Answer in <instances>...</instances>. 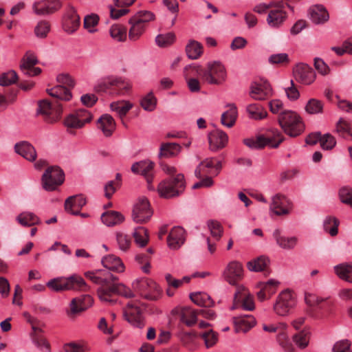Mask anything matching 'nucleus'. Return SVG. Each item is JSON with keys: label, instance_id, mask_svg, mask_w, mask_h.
Masks as SVG:
<instances>
[{"label": "nucleus", "instance_id": "obj_1", "mask_svg": "<svg viewBox=\"0 0 352 352\" xmlns=\"http://www.w3.org/2000/svg\"><path fill=\"white\" fill-rule=\"evenodd\" d=\"M85 276L94 283L99 285L97 290L100 300L113 305L116 302L115 295L125 298H132L134 294L131 289L124 285L117 283L118 278L107 270H94L87 272Z\"/></svg>", "mask_w": 352, "mask_h": 352}, {"label": "nucleus", "instance_id": "obj_2", "mask_svg": "<svg viewBox=\"0 0 352 352\" xmlns=\"http://www.w3.org/2000/svg\"><path fill=\"white\" fill-rule=\"evenodd\" d=\"M46 286L52 292H62L68 290L87 291V285L79 275L74 274L68 277L60 276L50 279Z\"/></svg>", "mask_w": 352, "mask_h": 352}, {"label": "nucleus", "instance_id": "obj_3", "mask_svg": "<svg viewBox=\"0 0 352 352\" xmlns=\"http://www.w3.org/2000/svg\"><path fill=\"white\" fill-rule=\"evenodd\" d=\"M116 88V91L112 92L116 96H125L130 93L131 85L122 77L117 76H108L99 79L94 89L96 91L106 92Z\"/></svg>", "mask_w": 352, "mask_h": 352}, {"label": "nucleus", "instance_id": "obj_4", "mask_svg": "<svg viewBox=\"0 0 352 352\" xmlns=\"http://www.w3.org/2000/svg\"><path fill=\"white\" fill-rule=\"evenodd\" d=\"M278 122L284 132L290 137L300 135L305 125L300 116L295 111L286 110L278 115Z\"/></svg>", "mask_w": 352, "mask_h": 352}, {"label": "nucleus", "instance_id": "obj_5", "mask_svg": "<svg viewBox=\"0 0 352 352\" xmlns=\"http://www.w3.org/2000/svg\"><path fill=\"white\" fill-rule=\"evenodd\" d=\"M199 75L204 82L212 85H221L228 78L226 68L219 61L208 63L206 67L199 73Z\"/></svg>", "mask_w": 352, "mask_h": 352}, {"label": "nucleus", "instance_id": "obj_6", "mask_svg": "<svg viewBox=\"0 0 352 352\" xmlns=\"http://www.w3.org/2000/svg\"><path fill=\"white\" fill-rule=\"evenodd\" d=\"M284 140L283 135L277 129L269 130L265 135L256 138L244 139V144L250 148L259 149L265 146L277 148Z\"/></svg>", "mask_w": 352, "mask_h": 352}, {"label": "nucleus", "instance_id": "obj_7", "mask_svg": "<svg viewBox=\"0 0 352 352\" xmlns=\"http://www.w3.org/2000/svg\"><path fill=\"white\" fill-rule=\"evenodd\" d=\"M185 189V180L182 174H177L162 181L157 186V192L161 197L170 199L181 195Z\"/></svg>", "mask_w": 352, "mask_h": 352}, {"label": "nucleus", "instance_id": "obj_8", "mask_svg": "<svg viewBox=\"0 0 352 352\" xmlns=\"http://www.w3.org/2000/svg\"><path fill=\"white\" fill-rule=\"evenodd\" d=\"M58 85L47 89V92L52 97L59 100L68 101L72 96L69 90L74 86L73 79L68 74H59L56 78Z\"/></svg>", "mask_w": 352, "mask_h": 352}, {"label": "nucleus", "instance_id": "obj_9", "mask_svg": "<svg viewBox=\"0 0 352 352\" xmlns=\"http://www.w3.org/2000/svg\"><path fill=\"white\" fill-rule=\"evenodd\" d=\"M65 180L63 170L57 166L47 168L42 175L43 188L47 191L55 190Z\"/></svg>", "mask_w": 352, "mask_h": 352}, {"label": "nucleus", "instance_id": "obj_10", "mask_svg": "<svg viewBox=\"0 0 352 352\" xmlns=\"http://www.w3.org/2000/svg\"><path fill=\"white\" fill-rule=\"evenodd\" d=\"M63 112V107L58 102L51 103L47 100H41L38 104L37 113L44 116L48 123L57 122Z\"/></svg>", "mask_w": 352, "mask_h": 352}, {"label": "nucleus", "instance_id": "obj_11", "mask_svg": "<svg viewBox=\"0 0 352 352\" xmlns=\"http://www.w3.org/2000/svg\"><path fill=\"white\" fill-rule=\"evenodd\" d=\"M296 304L295 295L289 289L280 292L274 305V311L279 316H287Z\"/></svg>", "mask_w": 352, "mask_h": 352}, {"label": "nucleus", "instance_id": "obj_12", "mask_svg": "<svg viewBox=\"0 0 352 352\" xmlns=\"http://www.w3.org/2000/svg\"><path fill=\"white\" fill-rule=\"evenodd\" d=\"M152 215L153 210L148 199L145 197L139 198L133 208V221L137 223H145L150 220Z\"/></svg>", "mask_w": 352, "mask_h": 352}, {"label": "nucleus", "instance_id": "obj_13", "mask_svg": "<svg viewBox=\"0 0 352 352\" xmlns=\"http://www.w3.org/2000/svg\"><path fill=\"white\" fill-rule=\"evenodd\" d=\"M38 60L35 54L31 51L27 52L21 60L20 69L28 76L33 77L41 73V69L36 67Z\"/></svg>", "mask_w": 352, "mask_h": 352}, {"label": "nucleus", "instance_id": "obj_14", "mask_svg": "<svg viewBox=\"0 0 352 352\" xmlns=\"http://www.w3.org/2000/svg\"><path fill=\"white\" fill-rule=\"evenodd\" d=\"M125 319L135 327L142 328L144 326L142 309L136 302H130L124 311Z\"/></svg>", "mask_w": 352, "mask_h": 352}, {"label": "nucleus", "instance_id": "obj_15", "mask_svg": "<svg viewBox=\"0 0 352 352\" xmlns=\"http://www.w3.org/2000/svg\"><path fill=\"white\" fill-rule=\"evenodd\" d=\"M221 168V164L214 158H207L202 161L195 170V176L201 178L206 175H217Z\"/></svg>", "mask_w": 352, "mask_h": 352}, {"label": "nucleus", "instance_id": "obj_16", "mask_svg": "<svg viewBox=\"0 0 352 352\" xmlns=\"http://www.w3.org/2000/svg\"><path fill=\"white\" fill-rule=\"evenodd\" d=\"M243 269L242 264L237 261H232L223 272L224 279L230 285H236L243 277Z\"/></svg>", "mask_w": 352, "mask_h": 352}, {"label": "nucleus", "instance_id": "obj_17", "mask_svg": "<svg viewBox=\"0 0 352 352\" xmlns=\"http://www.w3.org/2000/svg\"><path fill=\"white\" fill-rule=\"evenodd\" d=\"M154 164L149 160H144L134 163L131 166V171L135 174L143 175L148 183V188L154 190L151 185L153 176Z\"/></svg>", "mask_w": 352, "mask_h": 352}, {"label": "nucleus", "instance_id": "obj_18", "mask_svg": "<svg viewBox=\"0 0 352 352\" xmlns=\"http://www.w3.org/2000/svg\"><path fill=\"white\" fill-rule=\"evenodd\" d=\"M234 301L236 306L244 310L253 311L255 308L253 296L243 287H239L234 293Z\"/></svg>", "mask_w": 352, "mask_h": 352}, {"label": "nucleus", "instance_id": "obj_19", "mask_svg": "<svg viewBox=\"0 0 352 352\" xmlns=\"http://www.w3.org/2000/svg\"><path fill=\"white\" fill-rule=\"evenodd\" d=\"M296 80L305 85L311 84L316 78L314 71L307 64L298 63L293 69Z\"/></svg>", "mask_w": 352, "mask_h": 352}, {"label": "nucleus", "instance_id": "obj_20", "mask_svg": "<svg viewBox=\"0 0 352 352\" xmlns=\"http://www.w3.org/2000/svg\"><path fill=\"white\" fill-rule=\"evenodd\" d=\"M291 201L284 195L277 194L272 199L270 210L276 215L288 214L291 209Z\"/></svg>", "mask_w": 352, "mask_h": 352}, {"label": "nucleus", "instance_id": "obj_21", "mask_svg": "<svg viewBox=\"0 0 352 352\" xmlns=\"http://www.w3.org/2000/svg\"><path fill=\"white\" fill-rule=\"evenodd\" d=\"M62 7L59 0H42L33 4L34 12L38 15L52 14Z\"/></svg>", "mask_w": 352, "mask_h": 352}, {"label": "nucleus", "instance_id": "obj_22", "mask_svg": "<svg viewBox=\"0 0 352 352\" xmlns=\"http://www.w3.org/2000/svg\"><path fill=\"white\" fill-rule=\"evenodd\" d=\"M133 289L138 292L141 295H144L146 298L153 299L151 294H146V292H160L159 286L153 280L148 278L136 279L133 283Z\"/></svg>", "mask_w": 352, "mask_h": 352}, {"label": "nucleus", "instance_id": "obj_23", "mask_svg": "<svg viewBox=\"0 0 352 352\" xmlns=\"http://www.w3.org/2000/svg\"><path fill=\"white\" fill-rule=\"evenodd\" d=\"M272 94V89L270 83L266 81H261L252 85L250 95L256 100H263L268 98Z\"/></svg>", "mask_w": 352, "mask_h": 352}, {"label": "nucleus", "instance_id": "obj_24", "mask_svg": "<svg viewBox=\"0 0 352 352\" xmlns=\"http://www.w3.org/2000/svg\"><path fill=\"white\" fill-rule=\"evenodd\" d=\"M287 18V13L284 10L283 3L273 7L269 12L267 22L272 28H278L281 25Z\"/></svg>", "mask_w": 352, "mask_h": 352}, {"label": "nucleus", "instance_id": "obj_25", "mask_svg": "<svg viewBox=\"0 0 352 352\" xmlns=\"http://www.w3.org/2000/svg\"><path fill=\"white\" fill-rule=\"evenodd\" d=\"M236 333H247L256 324L255 318L250 314L241 315L232 318Z\"/></svg>", "mask_w": 352, "mask_h": 352}, {"label": "nucleus", "instance_id": "obj_26", "mask_svg": "<svg viewBox=\"0 0 352 352\" xmlns=\"http://www.w3.org/2000/svg\"><path fill=\"white\" fill-rule=\"evenodd\" d=\"M14 151L26 160L34 162L37 157L34 146L27 141H21L14 145Z\"/></svg>", "mask_w": 352, "mask_h": 352}, {"label": "nucleus", "instance_id": "obj_27", "mask_svg": "<svg viewBox=\"0 0 352 352\" xmlns=\"http://www.w3.org/2000/svg\"><path fill=\"white\" fill-rule=\"evenodd\" d=\"M80 25V17L73 7L69 8L63 17V25L65 32L72 34Z\"/></svg>", "mask_w": 352, "mask_h": 352}, {"label": "nucleus", "instance_id": "obj_28", "mask_svg": "<svg viewBox=\"0 0 352 352\" xmlns=\"http://www.w3.org/2000/svg\"><path fill=\"white\" fill-rule=\"evenodd\" d=\"M210 148L212 151H217L224 148L228 142V136L224 131L216 129L208 135Z\"/></svg>", "mask_w": 352, "mask_h": 352}, {"label": "nucleus", "instance_id": "obj_29", "mask_svg": "<svg viewBox=\"0 0 352 352\" xmlns=\"http://www.w3.org/2000/svg\"><path fill=\"white\" fill-rule=\"evenodd\" d=\"M309 19L316 25L326 23L329 19L327 10L322 5H314L309 10Z\"/></svg>", "mask_w": 352, "mask_h": 352}, {"label": "nucleus", "instance_id": "obj_30", "mask_svg": "<svg viewBox=\"0 0 352 352\" xmlns=\"http://www.w3.org/2000/svg\"><path fill=\"white\" fill-rule=\"evenodd\" d=\"M185 240V230L177 226L170 230L167 238V243L170 249L177 250L184 243Z\"/></svg>", "mask_w": 352, "mask_h": 352}, {"label": "nucleus", "instance_id": "obj_31", "mask_svg": "<svg viewBox=\"0 0 352 352\" xmlns=\"http://www.w3.org/2000/svg\"><path fill=\"white\" fill-rule=\"evenodd\" d=\"M86 204V200L82 195L68 197L65 202V210L74 215L80 214V210Z\"/></svg>", "mask_w": 352, "mask_h": 352}, {"label": "nucleus", "instance_id": "obj_32", "mask_svg": "<svg viewBox=\"0 0 352 352\" xmlns=\"http://www.w3.org/2000/svg\"><path fill=\"white\" fill-rule=\"evenodd\" d=\"M98 128L106 137H110L116 129V122L109 114H104L98 120Z\"/></svg>", "mask_w": 352, "mask_h": 352}, {"label": "nucleus", "instance_id": "obj_33", "mask_svg": "<svg viewBox=\"0 0 352 352\" xmlns=\"http://www.w3.org/2000/svg\"><path fill=\"white\" fill-rule=\"evenodd\" d=\"M102 264L107 271H113L116 272H122L124 270V266L120 258L115 255L109 254L102 258Z\"/></svg>", "mask_w": 352, "mask_h": 352}, {"label": "nucleus", "instance_id": "obj_34", "mask_svg": "<svg viewBox=\"0 0 352 352\" xmlns=\"http://www.w3.org/2000/svg\"><path fill=\"white\" fill-rule=\"evenodd\" d=\"M226 107L228 109L222 113L221 122L225 126L231 128L235 124L238 117L237 108L234 103L228 104Z\"/></svg>", "mask_w": 352, "mask_h": 352}, {"label": "nucleus", "instance_id": "obj_35", "mask_svg": "<svg viewBox=\"0 0 352 352\" xmlns=\"http://www.w3.org/2000/svg\"><path fill=\"white\" fill-rule=\"evenodd\" d=\"M109 107L122 120L133 108V104L129 100H122L111 102Z\"/></svg>", "mask_w": 352, "mask_h": 352}, {"label": "nucleus", "instance_id": "obj_36", "mask_svg": "<svg viewBox=\"0 0 352 352\" xmlns=\"http://www.w3.org/2000/svg\"><path fill=\"white\" fill-rule=\"evenodd\" d=\"M101 220L107 226L111 227L123 222L124 217L120 212L111 210L104 212L101 215Z\"/></svg>", "mask_w": 352, "mask_h": 352}, {"label": "nucleus", "instance_id": "obj_37", "mask_svg": "<svg viewBox=\"0 0 352 352\" xmlns=\"http://www.w3.org/2000/svg\"><path fill=\"white\" fill-rule=\"evenodd\" d=\"M270 259L265 256H260L247 263V267L251 272H261L267 269L270 265Z\"/></svg>", "mask_w": 352, "mask_h": 352}, {"label": "nucleus", "instance_id": "obj_38", "mask_svg": "<svg viewBox=\"0 0 352 352\" xmlns=\"http://www.w3.org/2000/svg\"><path fill=\"white\" fill-rule=\"evenodd\" d=\"M273 236L277 244L283 249H292L298 242V239L296 236L285 237L280 236V231L278 229L274 230Z\"/></svg>", "mask_w": 352, "mask_h": 352}, {"label": "nucleus", "instance_id": "obj_39", "mask_svg": "<svg viewBox=\"0 0 352 352\" xmlns=\"http://www.w3.org/2000/svg\"><path fill=\"white\" fill-rule=\"evenodd\" d=\"M17 222L23 226L30 227L41 223L40 219L33 212H23L16 217Z\"/></svg>", "mask_w": 352, "mask_h": 352}, {"label": "nucleus", "instance_id": "obj_40", "mask_svg": "<svg viewBox=\"0 0 352 352\" xmlns=\"http://www.w3.org/2000/svg\"><path fill=\"white\" fill-rule=\"evenodd\" d=\"M246 111L250 119L260 120L265 118L267 116L266 110L260 104L253 103L247 106Z\"/></svg>", "mask_w": 352, "mask_h": 352}, {"label": "nucleus", "instance_id": "obj_41", "mask_svg": "<svg viewBox=\"0 0 352 352\" xmlns=\"http://www.w3.org/2000/svg\"><path fill=\"white\" fill-rule=\"evenodd\" d=\"M198 310H195L191 307H184L180 313V320L187 326L191 327L195 324L197 320Z\"/></svg>", "mask_w": 352, "mask_h": 352}, {"label": "nucleus", "instance_id": "obj_42", "mask_svg": "<svg viewBox=\"0 0 352 352\" xmlns=\"http://www.w3.org/2000/svg\"><path fill=\"white\" fill-rule=\"evenodd\" d=\"M181 151V146L176 143L162 144L160 146L159 155L164 157H172L177 155Z\"/></svg>", "mask_w": 352, "mask_h": 352}, {"label": "nucleus", "instance_id": "obj_43", "mask_svg": "<svg viewBox=\"0 0 352 352\" xmlns=\"http://www.w3.org/2000/svg\"><path fill=\"white\" fill-rule=\"evenodd\" d=\"M310 332L308 329H303L292 336V342L300 349H305L309 342Z\"/></svg>", "mask_w": 352, "mask_h": 352}, {"label": "nucleus", "instance_id": "obj_44", "mask_svg": "<svg viewBox=\"0 0 352 352\" xmlns=\"http://www.w3.org/2000/svg\"><path fill=\"white\" fill-rule=\"evenodd\" d=\"M129 23L131 25L129 31V38L131 41H136L143 34L146 27L145 25L134 21L131 19H129Z\"/></svg>", "mask_w": 352, "mask_h": 352}, {"label": "nucleus", "instance_id": "obj_45", "mask_svg": "<svg viewBox=\"0 0 352 352\" xmlns=\"http://www.w3.org/2000/svg\"><path fill=\"white\" fill-rule=\"evenodd\" d=\"M32 342L41 352H52L50 342L41 334H32Z\"/></svg>", "mask_w": 352, "mask_h": 352}, {"label": "nucleus", "instance_id": "obj_46", "mask_svg": "<svg viewBox=\"0 0 352 352\" xmlns=\"http://www.w3.org/2000/svg\"><path fill=\"white\" fill-rule=\"evenodd\" d=\"M336 131L340 136L352 139V124L350 122L340 118L336 124Z\"/></svg>", "mask_w": 352, "mask_h": 352}, {"label": "nucleus", "instance_id": "obj_47", "mask_svg": "<svg viewBox=\"0 0 352 352\" xmlns=\"http://www.w3.org/2000/svg\"><path fill=\"white\" fill-rule=\"evenodd\" d=\"M109 34L111 38L118 42L124 41L127 37L126 29L119 24H114L109 29Z\"/></svg>", "mask_w": 352, "mask_h": 352}, {"label": "nucleus", "instance_id": "obj_48", "mask_svg": "<svg viewBox=\"0 0 352 352\" xmlns=\"http://www.w3.org/2000/svg\"><path fill=\"white\" fill-rule=\"evenodd\" d=\"M189 69H192L196 72H199V69L195 66L192 67L191 65L186 66L184 69V77L188 89L191 92H199L200 91V82L198 79L189 77V74L187 73Z\"/></svg>", "mask_w": 352, "mask_h": 352}, {"label": "nucleus", "instance_id": "obj_49", "mask_svg": "<svg viewBox=\"0 0 352 352\" xmlns=\"http://www.w3.org/2000/svg\"><path fill=\"white\" fill-rule=\"evenodd\" d=\"M334 270L340 278L352 283V265L340 264L335 266Z\"/></svg>", "mask_w": 352, "mask_h": 352}, {"label": "nucleus", "instance_id": "obj_50", "mask_svg": "<svg viewBox=\"0 0 352 352\" xmlns=\"http://www.w3.org/2000/svg\"><path fill=\"white\" fill-rule=\"evenodd\" d=\"M133 236L135 243L140 247L145 246L148 241V231L144 227L136 228L133 232Z\"/></svg>", "mask_w": 352, "mask_h": 352}, {"label": "nucleus", "instance_id": "obj_51", "mask_svg": "<svg viewBox=\"0 0 352 352\" xmlns=\"http://www.w3.org/2000/svg\"><path fill=\"white\" fill-rule=\"evenodd\" d=\"M186 52L190 59L195 60L202 54V46L197 41H190L186 47Z\"/></svg>", "mask_w": 352, "mask_h": 352}, {"label": "nucleus", "instance_id": "obj_52", "mask_svg": "<svg viewBox=\"0 0 352 352\" xmlns=\"http://www.w3.org/2000/svg\"><path fill=\"white\" fill-rule=\"evenodd\" d=\"M339 221L334 217H327L323 222V228L325 232L329 233L332 236L338 234Z\"/></svg>", "mask_w": 352, "mask_h": 352}, {"label": "nucleus", "instance_id": "obj_53", "mask_svg": "<svg viewBox=\"0 0 352 352\" xmlns=\"http://www.w3.org/2000/svg\"><path fill=\"white\" fill-rule=\"evenodd\" d=\"M134 21L146 26V24L155 19V15L153 12L147 10H142L138 12L133 17L131 18Z\"/></svg>", "mask_w": 352, "mask_h": 352}, {"label": "nucleus", "instance_id": "obj_54", "mask_svg": "<svg viewBox=\"0 0 352 352\" xmlns=\"http://www.w3.org/2000/svg\"><path fill=\"white\" fill-rule=\"evenodd\" d=\"M75 303H78V305H80L83 311H85L92 306L94 303V299L90 295H81L72 298V305L74 306Z\"/></svg>", "mask_w": 352, "mask_h": 352}, {"label": "nucleus", "instance_id": "obj_55", "mask_svg": "<svg viewBox=\"0 0 352 352\" xmlns=\"http://www.w3.org/2000/svg\"><path fill=\"white\" fill-rule=\"evenodd\" d=\"M140 104L142 107L147 111H153L157 104V99L154 96L153 92L146 94L142 100Z\"/></svg>", "mask_w": 352, "mask_h": 352}, {"label": "nucleus", "instance_id": "obj_56", "mask_svg": "<svg viewBox=\"0 0 352 352\" xmlns=\"http://www.w3.org/2000/svg\"><path fill=\"white\" fill-rule=\"evenodd\" d=\"M190 299L195 304L199 306L208 307L210 306L212 304L210 297L206 294H192L190 295Z\"/></svg>", "mask_w": 352, "mask_h": 352}, {"label": "nucleus", "instance_id": "obj_57", "mask_svg": "<svg viewBox=\"0 0 352 352\" xmlns=\"http://www.w3.org/2000/svg\"><path fill=\"white\" fill-rule=\"evenodd\" d=\"M278 341L281 347L287 352H294L295 346L292 342L289 339L288 336L285 332H278Z\"/></svg>", "mask_w": 352, "mask_h": 352}, {"label": "nucleus", "instance_id": "obj_58", "mask_svg": "<svg viewBox=\"0 0 352 352\" xmlns=\"http://www.w3.org/2000/svg\"><path fill=\"white\" fill-rule=\"evenodd\" d=\"M50 31V24L47 21H39L34 28V34L40 38H45Z\"/></svg>", "mask_w": 352, "mask_h": 352}, {"label": "nucleus", "instance_id": "obj_59", "mask_svg": "<svg viewBox=\"0 0 352 352\" xmlns=\"http://www.w3.org/2000/svg\"><path fill=\"white\" fill-rule=\"evenodd\" d=\"M116 241L118 248L121 251L126 252L129 249L131 240L130 236L127 234L123 232H117Z\"/></svg>", "mask_w": 352, "mask_h": 352}, {"label": "nucleus", "instance_id": "obj_60", "mask_svg": "<svg viewBox=\"0 0 352 352\" xmlns=\"http://www.w3.org/2000/svg\"><path fill=\"white\" fill-rule=\"evenodd\" d=\"M18 79L17 74L14 70H10L0 75V85L8 86L14 82Z\"/></svg>", "mask_w": 352, "mask_h": 352}, {"label": "nucleus", "instance_id": "obj_61", "mask_svg": "<svg viewBox=\"0 0 352 352\" xmlns=\"http://www.w3.org/2000/svg\"><path fill=\"white\" fill-rule=\"evenodd\" d=\"M323 104L321 101L316 99L309 100L306 106L305 110L309 114L320 113L322 111Z\"/></svg>", "mask_w": 352, "mask_h": 352}, {"label": "nucleus", "instance_id": "obj_62", "mask_svg": "<svg viewBox=\"0 0 352 352\" xmlns=\"http://www.w3.org/2000/svg\"><path fill=\"white\" fill-rule=\"evenodd\" d=\"M175 39V36L172 32L160 34L155 38V42L160 47H166L172 44Z\"/></svg>", "mask_w": 352, "mask_h": 352}, {"label": "nucleus", "instance_id": "obj_63", "mask_svg": "<svg viewBox=\"0 0 352 352\" xmlns=\"http://www.w3.org/2000/svg\"><path fill=\"white\" fill-rule=\"evenodd\" d=\"M339 197L340 201L352 208V188L348 186L340 189Z\"/></svg>", "mask_w": 352, "mask_h": 352}, {"label": "nucleus", "instance_id": "obj_64", "mask_svg": "<svg viewBox=\"0 0 352 352\" xmlns=\"http://www.w3.org/2000/svg\"><path fill=\"white\" fill-rule=\"evenodd\" d=\"M351 342L347 339L337 341L332 347V352H351Z\"/></svg>", "mask_w": 352, "mask_h": 352}]
</instances>
